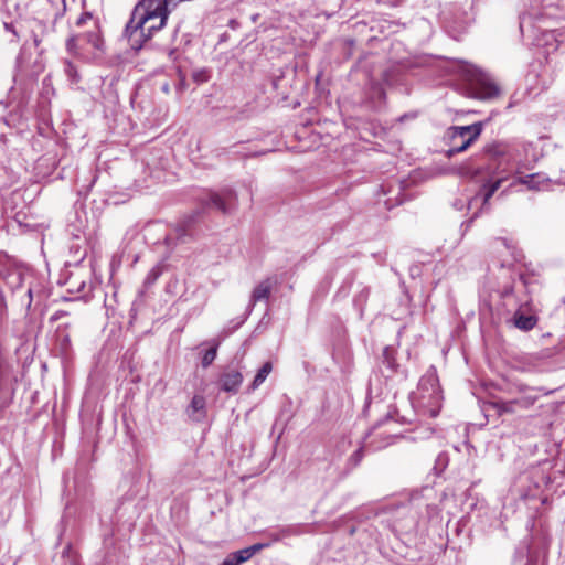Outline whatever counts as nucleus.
Returning a JSON list of instances; mask_svg holds the SVG:
<instances>
[{"label":"nucleus","instance_id":"obj_36","mask_svg":"<svg viewBox=\"0 0 565 565\" xmlns=\"http://www.w3.org/2000/svg\"><path fill=\"white\" fill-rule=\"evenodd\" d=\"M535 495H536V493H535V492H529V493H524V494H522V497H523L524 499L533 498V497H535Z\"/></svg>","mask_w":565,"mask_h":565},{"label":"nucleus","instance_id":"obj_12","mask_svg":"<svg viewBox=\"0 0 565 565\" xmlns=\"http://www.w3.org/2000/svg\"><path fill=\"white\" fill-rule=\"evenodd\" d=\"M537 398H539L537 392H529V393L520 394V397L514 398L513 403L515 404L518 409L519 408L527 409L534 405V403L537 401Z\"/></svg>","mask_w":565,"mask_h":565},{"label":"nucleus","instance_id":"obj_7","mask_svg":"<svg viewBox=\"0 0 565 565\" xmlns=\"http://www.w3.org/2000/svg\"><path fill=\"white\" fill-rule=\"evenodd\" d=\"M473 95L479 99L490 100L500 95V88L493 81L482 76L473 87Z\"/></svg>","mask_w":565,"mask_h":565},{"label":"nucleus","instance_id":"obj_40","mask_svg":"<svg viewBox=\"0 0 565 565\" xmlns=\"http://www.w3.org/2000/svg\"><path fill=\"white\" fill-rule=\"evenodd\" d=\"M162 89H163L166 93H168V92H169V85H168V84H164V85H163V87H162Z\"/></svg>","mask_w":565,"mask_h":565},{"label":"nucleus","instance_id":"obj_29","mask_svg":"<svg viewBox=\"0 0 565 565\" xmlns=\"http://www.w3.org/2000/svg\"><path fill=\"white\" fill-rule=\"evenodd\" d=\"M159 276H160V270H159V269H157V268H152V269L148 273V275H147V277H146V279H145V285H146V286H150V285H152V284H153L158 278H159Z\"/></svg>","mask_w":565,"mask_h":565},{"label":"nucleus","instance_id":"obj_23","mask_svg":"<svg viewBox=\"0 0 565 565\" xmlns=\"http://www.w3.org/2000/svg\"><path fill=\"white\" fill-rule=\"evenodd\" d=\"M482 170H483L482 167H478L476 169H472V168H470L468 166H463V167L460 168V174H462V175H470V177L476 178V177H478L479 174L482 173Z\"/></svg>","mask_w":565,"mask_h":565},{"label":"nucleus","instance_id":"obj_38","mask_svg":"<svg viewBox=\"0 0 565 565\" xmlns=\"http://www.w3.org/2000/svg\"><path fill=\"white\" fill-rule=\"evenodd\" d=\"M49 82H50V76H46V77L43 79V85H49Z\"/></svg>","mask_w":565,"mask_h":565},{"label":"nucleus","instance_id":"obj_11","mask_svg":"<svg viewBox=\"0 0 565 565\" xmlns=\"http://www.w3.org/2000/svg\"><path fill=\"white\" fill-rule=\"evenodd\" d=\"M271 291V281L270 279H266L260 281L253 290L252 294V303L254 305L257 301L266 300L269 298Z\"/></svg>","mask_w":565,"mask_h":565},{"label":"nucleus","instance_id":"obj_10","mask_svg":"<svg viewBox=\"0 0 565 565\" xmlns=\"http://www.w3.org/2000/svg\"><path fill=\"white\" fill-rule=\"evenodd\" d=\"M189 416L194 420H201L205 414V398L202 395H194L188 409Z\"/></svg>","mask_w":565,"mask_h":565},{"label":"nucleus","instance_id":"obj_6","mask_svg":"<svg viewBox=\"0 0 565 565\" xmlns=\"http://www.w3.org/2000/svg\"><path fill=\"white\" fill-rule=\"evenodd\" d=\"M25 275V268L17 265H3L0 267V278L15 294L22 286Z\"/></svg>","mask_w":565,"mask_h":565},{"label":"nucleus","instance_id":"obj_21","mask_svg":"<svg viewBox=\"0 0 565 565\" xmlns=\"http://www.w3.org/2000/svg\"><path fill=\"white\" fill-rule=\"evenodd\" d=\"M383 363L392 372L396 371L397 364L395 363V360H394V358H393V355L391 353V350L388 348H385L384 351H383Z\"/></svg>","mask_w":565,"mask_h":565},{"label":"nucleus","instance_id":"obj_18","mask_svg":"<svg viewBox=\"0 0 565 565\" xmlns=\"http://www.w3.org/2000/svg\"><path fill=\"white\" fill-rule=\"evenodd\" d=\"M363 456H364L363 447L360 446L358 449L354 450V452L348 459V468L350 470H352L355 467H358L359 463L362 461Z\"/></svg>","mask_w":565,"mask_h":565},{"label":"nucleus","instance_id":"obj_9","mask_svg":"<svg viewBox=\"0 0 565 565\" xmlns=\"http://www.w3.org/2000/svg\"><path fill=\"white\" fill-rule=\"evenodd\" d=\"M243 382V375L237 370H227L220 377L221 390L227 393H237Z\"/></svg>","mask_w":565,"mask_h":565},{"label":"nucleus","instance_id":"obj_27","mask_svg":"<svg viewBox=\"0 0 565 565\" xmlns=\"http://www.w3.org/2000/svg\"><path fill=\"white\" fill-rule=\"evenodd\" d=\"M395 526L399 531H411L416 526V519L412 516L409 520H407L405 523H397Z\"/></svg>","mask_w":565,"mask_h":565},{"label":"nucleus","instance_id":"obj_14","mask_svg":"<svg viewBox=\"0 0 565 565\" xmlns=\"http://www.w3.org/2000/svg\"><path fill=\"white\" fill-rule=\"evenodd\" d=\"M536 319L532 316H524L522 313H515L514 324L516 328L529 331L534 328Z\"/></svg>","mask_w":565,"mask_h":565},{"label":"nucleus","instance_id":"obj_35","mask_svg":"<svg viewBox=\"0 0 565 565\" xmlns=\"http://www.w3.org/2000/svg\"><path fill=\"white\" fill-rule=\"evenodd\" d=\"M437 465L445 467L447 465V456L444 454H440L437 458Z\"/></svg>","mask_w":565,"mask_h":565},{"label":"nucleus","instance_id":"obj_16","mask_svg":"<svg viewBox=\"0 0 565 565\" xmlns=\"http://www.w3.org/2000/svg\"><path fill=\"white\" fill-rule=\"evenodd\" d=\"M507 152V148L503 145H491L484 149V154L489 159H497L503 157Z\"/></svg>","mask_w":565,"mask_h":565},{"label":"nucleus","instance_id":"obj_20","mask_svg":"<svg viewBox=\"0 0 565 565\" xmlns=\"http://www.w3.org/2000/svg\"><path fill=\"white\" fill-rule=\"evenodd\" d=\"M216 353H217V344L214 345L213 348L206 350L202 358V366L203 367L210 366L213 363V361L215 360Z\"/></svg>","mask_w":565,"mask_h":565},{"label":"nucleus","instance_id":"obj_41","mask_svg":"<svg viewBox=\"0 0 565 565\" xmlns=\"http://www.w3.org/2000/svg\"><path fill=\"white\" fill-rule=\"evenodd\" d=\"M521 182L524 183V184H529L527 178L526 179H522Z\"/></svg>","mask_w":565,"mask_h":565},{"label":"nucleus","instance_id":"obj_32","mask_svg":"<svg viewBox=\"0 0 565 565\" xmlns=\"http://www.w3.org/2000/svg\"><path fill=\"white\" fill-rule=\"evenodd\" d=\"M268 546H269V543H257V544L249 546V550L253 551V556H254L257 552H259L263 548L268 547Z\"/></svg>","mask_w":565,"mask_h":565},{"label":"nucleus","instance_id":"obj_30","mask_svg":"<svg viewBox=\"0 0 565 565\" xmlns=\"http://www.w3.org/2000/svg\"><path fill=\"white\" fill-rule=\"evenodd\" d=\"M514 387H515V392H518L519 394H524V393H529V392H537L536 388L530 387L523 383L515 384Z\"/></svg>","mask_w":565,"mask_h":565},{"label":"nucleus","instance_id":"obj_8","mask_svg":"<svg viewBox=\"0 0 565 565\" xmlns=\"http://www.w3.org/2000/svg\"><path fill=\"white\" fill-rule=\"evenodd\" d=\"M70 324L63 323L56 328L55 331V344L60 354L67 359L72 353V341L70 335Z\"/></svg>","mask_w":565,"mask_h":565},{"label":"nucleus","instance_id":"obj_17","mask_svg":"<svg viewBox=\"0 0 565 565\" xmlns=\"http://www.w3.org/2000/svg\"><path fill=\"white\" fill-rule=\"evenodd\" d=\"M64 72L66 74V76L68 77V79L71 81V83H78L79 82V75H78V72L75 67V65L70 62V61H65L64 62Z\"/></svg>","mask_w":565,"mask_h":565},{"label":"nucleus","instance_id":"obj_26","mask_svg":"<svg viewBox=\"0 0 565 565\" xmlns=\"http://www.w3.org/2000/svg\"><path fill=\"white\" fill-rule=\"evenodd\" d=\"M7 310H8L7 301H6L2 289L0 288V324L7 317Z\"/></svg>","mask_w":565,"mask_h":565},{"label":"nucleus","instance_id":"obj_34","mask_svg":"<svg viewBox=\"0 0 565 565\" xmlns=\"http://www.w3.org/2000/svg\"><path fill=\"white\" fill-rule=\"evenodd\" d=\"M90 18H92V14H90V13H88V12L83 13V14L78 18V20H77V22H76V23H77V25H82V24H84V23L86 22V20H88V19H90Z\"/></svg>","mask_w":565,"mask_h":565},{"label":"nucleus","instance_id":"obj_3","mask_svg":"<svg viewBox=\"0 0 565 565\" xmlns=\"http://www.w3.org/2000/svg\"><path fill=\"white\" fill-rule=\"evenodd\" d=\"M481 131V124L451 128L450 137L452 146L447 150L446 156L450 158L457 153L466 151L480 136Z\"/></svg>","mask_w":565,"mask_h":565},{"label":"nucleus","instance_id":"obj_1","mask_svg":"<svg viewBox=\"0 0 565 565\" xmlns=\"http://www.w3.org/2000/svg\"><path fill=\"white\" fill-rule=\"evenodd\" d=\"M412 399L430 417L438 415L443 396L435 372H427L422 376Z\"/></svg>","mask_w":565,"mask_h":565},{"label":"nucleus","instance_id":"obj_39","mask_svg":"<svg viewBox=\"0 0 565 565\" xmlns=\"http://www.w3.org/2000/svg\"><path fill=\"white\" fill-rule=\"evenodd\" d=\"M523 28H524V19H521V21H520V29H521L522 32H523Z\"/></svg>","mask_w":565,"mask_h":565},{"label":"nucleus","instance_id":"obj_5","mask_svg":"<svg viewBox=\"0 0 565 565\" xmlns=\"http://www.w3.org/2000/svg\"><path fill=\"white\" fill-rule=\"evenodd\" d=\"M504 180L505 177L500 175L498 172L492 171L488 173L487 179L482 180L483 183L480 191L469 201V207L478 201H481L482 205L488 204L489 200L499 190Z\"/></svg>","mask_w":565,"mask_h":565},{"label":"nucleus","instance_id":"obj_33","mask_svg":"<svg viewBox=\"0 0 565 565\" xmlns=\"http://www.w3.org/2000/svg\"><path fill=\"white\" fill-rule=\"evenodd\" d=\"M68 313L67 311H64V310H57L56 312H54L51 317V321H57L60 319H62L63 317H66Z\"/></svg>","mask_w":565,"mask_h":565},{"label":"nucleus","instance_id":"obj_15","mask_svg":"<svg viewBox=\"0 0 565 565\" xmlns=\"http://www.w3.org/2000/svg\"><path fill=\"white\" fill-rule=\"evenodd\" d=\"M273 370V365L270 362H266L257 372V374L254 377V381L252 382L250 388L256 390L258 386H260L269 373Z\"/></svg>","mask_w":565,"mask_h":565},{"label":"nucleus","instance_id":"obj_13","mask_svg":"<svg viewBox=\"0 0 565 565\" xmlns=\"http://www.w3.org/2000/svg\"><path fill=\"white\" fill-rule=\"evenodd\" d=\"M250 557H253V551H250L249 547H246L231 554L224 559V562H228L230 565H239L241 563L248 561Z\"/></svg>","mask_w":565,"mask_h":565},{"label":"nucleus","instance_id":"obj_28","mask_svg":"<svg viewBox=\"0 0 565 565\" xmlns=\"http://www.w3.org/2000/svg\"><path fill=\"white\" fill-rule=\"evenodd\" d=\"M291 534H292V530L291 529H281L278 532L270 533L269 536H270L271 541L277 542L281 537L289 536Z\"/></svg>","mask_w":565,"mask_h":565},{"label":"nucleus","instance_id":"obj_37","mask_svg":"<svg viewBox=\"0 0 565 565\" xmlns=\"http://www.w3.org/2000/svg\"><path fill=\"white\" fill-rule=\"evenodd\" d=\"M462 206H463L462 202H460V204L459 203H455V207L458 209V210H461Z\"/></svg>","mask_w":565,"mask_h":565},{"label":"nucleus","instance_id":"obj_4","mask_svg":"<svg viewBox=\"0 0 565 565\" xmlns=\"http://www.w3.org/2000/svg\"><path fill=\"white\" fill-rule=\"evenodd\" d=\"M200 200L205 206L216 209L224 214L231 213L237 204L236 193L230 188L220 192H205Z\"/></svg>","mask_w":565,"mask_h":565},{"label":"nucleus","instance_id":"obj_24","mask_svg":"<svg viewBox=\"0 0 565 565\" xmlns=\"http://www.w3.org/2000/svg\"><path fill=\"white\" fill-rule=\"evenodd\" d=\"M78 41H82V38L81 35H74V36H71L67 41H66V47H67V51L73 53V54H76L77 53V42Z\"/></svg>","mask_w":565,"mask_h":565},{"label":"nucleus","instance_id":"obj_42","mask_svg":"<svg viewBox=\"0 0 565 565\" xmlns=\"http://www.w3.org/2000/svg\"><path fill=\"white\" fill-rule=\"evenodd\" d=\"M253 21L255 22L257 20V15H253Z\"/></svg>","mask_w":565,"mask_h":565},{"label":"nucleus","instance_id":"obj_22","mask_svg":"<svg viewBox=\"0 0 565 565\" xmlns=\"http://www.w3.org/2000/svg\"><path fill=\"white\" fill-rule=\"evenodd\" d=\"M497 407L502 413H513L518 409L515 404L513 403V399L507 402H499L497 403Z\"/></svg>","mask_w":565,"mask_h":565},{"label":"nucleus","instance_id":"obj_31","mask_svg":"<svg viewBox=\"0 0 565 565\" xmlns=\"http://www.w3.org/2000/svg\"><path fill=\"white\" fill-rule=\"evenodd\" d=\"M32 303V289L29 287L25 292V299L21 300V305H25L26 308H30Z\"/></svg>","mask_w":565,"mask_h":565},{"label":"nucleus","instance_id":"obj_19","mask_svg":"<svg viewBox=\"0 0 565 565\" xmlns=\"http://www.w3.org/2000/svg\"><path fill=\"white\" fill-rule=\"evenodd\" d=\"M82 41H86L87 43L92 44L94 49H100L102 46V39L97 32H88L84 35H81Z\"/></svg>","mask_w":565,"mask_h":565},{"label":"nucleus","instance_id":"obj_2","mask_svg":"<svg viewBox=\"0 0 565 565\" xmlns=\"http://www.w3.org/2000/svg\"><path fill=\"white\" fill-rule=\"evenodd\" d=\"M135 11H136V7L134 8V10L131 12V17H130L128 23L126 24L125 36L128 39V42H129L131 49L138 51L143 46V44L148 40H150L152 38L154 32L160 31L162 28L154 29V30L150 29L151 25L157 26L160 23L159 15L146 21L140 28L137 25V23H135V28H134Z\"/></svg>","mask_w":565,"mask_h":565},{"label":"nucleus","instance_id":"obj_25","mask_svg":"<svg viewBox=\"0 0 565 565\" xmlns=\"http://www.w3.org/2000/svg\"><path fill=\"white\" fill-rule=\"evenodd\" d=\"M383 435H385L386 441L385 443H380V444L375 445L374 446L375 449H381L383 447H386L387 445H391L393 443L394 438H398L399 437L397 435H390L388 430H385L383 433H379L376 436L382 437Z\"/></svg>","mask_w":565,"mask_h":565}]
</instances>
